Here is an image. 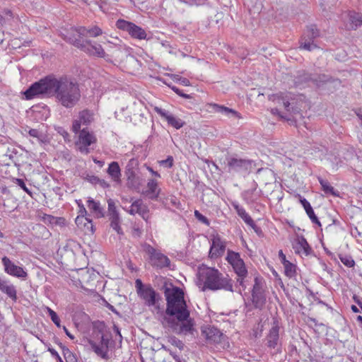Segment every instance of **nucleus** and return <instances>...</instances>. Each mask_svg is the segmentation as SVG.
<instances>
[{"mask_svg":"<svg viewBox=\"0 0 362 362\" xmlns=\"http://www.w3.org/2000/svg\"><path fill=\"white\" fill-rule=\"evenodd\" d=\"M23 94L26 100L54 96L56 102L66 109L74 107L81 98L78 83L67 76H47L33 83Z\"/></svg>","mask_w":362,"mask_h":362,"instance_id":"nucleus-1","label":"nucleus"},{"mask_svg":"<svg viewBox=\"0 0 362 362\" xmlns=\"http://www.w3.org/2000/svg\"><path fill=\"white\" fill-rule=\"evenodd\" d=\"M164 294L166 298L165 313L170 317H164L168 327L177 335L194 338L197 331L194 319L190 317V312L187 309L182 290L176 286L172 288H165Z\"/></svg>","mask_w":362,"mask_h":362,"instance_id":"nucleus-2","label":"nucleus"},{"mask_svg":"<svg viewBox=\"0 0 362 362\" xmlns=\"http://www.w3.org/2000/svg\"><path fill=\"white\" fill-rule=\"evenodd\" d=\"M197 284L202 291L206 290L234 291L233 281L228 274H223L217 269L205 265L199 267Z\"/></svg>","mask_w":362,"mask_h":362,"instance_id":"nucleus-3","label":"nucleus"},{"mask_svg":"<svg viewBox=\"0 0 362 362\" xmlns=\"http://www.w3.org/2000/svg\"><path fill=\"white\" fill-rule=\"evenodd\" d=\"M68 42L89 56L99 58H105L107 56L102 45L95 41L88 39H76L75 35H71L69 37Z\"/></svg>","mask_w":362,"mask_h":362,"instance_id":"nucleus-4","label":"nucleus"},{"mask_svg":"<svg viewBox=\"0 0 362 362\" xmlns=\"http://www.w3.org/2000/svg\"><path fill=\"white\" fill-rule=\"evenodd\" d=\"M141 247L142 250L149 255V259L153 267L158 269L170 267V260L166 255L159 251H157L153 247L148 243L142 244Z\"/></svg>","mask_w":362,"mask_h":362,"instance_id":"nucleus-5","label":"nucleus"},{"mask_svg":"<svg viewBox=\"0 0 362 362\" xmlns=\"http://www.w3.org/2000/svg\"><path fill=\"white\" fill-rule=\"evenodd\" d=\"M116 27L119 30L127 32L134 39L139 40L147 39L146 30L132 22L119 19L116 22Z\"/></svg>","mask_w":362,"mask_h":362,"instance_id":"nucleus-6","label":"nucleus"},{"mask_svg":"<svg viewBox=\"0 0 362 362\" xmlns=\"http://www.w3.org/2000/svg\"><path fill=\"white\" fill-rule=\"evenodd\" d=\"M320 36V30L314 24L308 25L300 40V48L308 51H312L317 48L314 40Z\"/></svg>","mask_w":362,"mask_h":362,"instance_id":"nucleus-7","label":"nucleus"},{"mask_svg":"<svg viewBox=\"0 0 362 362\" xmlns=\"http://www.w3.org/2000/svg\"><path fill=\"white\" fill-rule=\"evenodd\" d=\"M252 303L255 308L262 310L266 303V295L258 277L255 278L252 290Z\"/></svg>","mask_w":362,"mask_h":362,"instance_id":"nucleus-8","label":"nucleus"},{"mask_svg":"<svg viewBox=\"0 0 362 362\" xmlns=\"http://www.w3.org/2000/svg\"><path fill=\"white\" fill-rule=\"evenodd\" d=\"M252 161L247 159L230 158L228 160L229 172L247 173L252 168Z\"/></svg>","mask_w":362,"mask_h":362,"instance_id":"nucleus-9","label":"nucleus"},{"mask_svg":"<svg viewBox=\"0 0 362 362\" xmlns=\"http://www.w3.org/2000/svg\"><path fill=\"white\" fill-rule=\"evenodd\" d=\"M95 142L96 139L95 136L83 129L79 133L78 141L76 143V145L81 153L88 154L90 153L88 146Z\"/></svg>","mask_w":362,"mask_h":362,"instance_id":"nucleus-10","label":"nucleus"},{"mask_svg":"<svg viewBox=\"0 0 362 362\" xmlns=\"http://www.w3.org/2000/svg\"><path fill=\"white\" fill-rule=\"evenodd\" d=\"M1 262L4 267L6 273L11 276H13L18 278H25L27 276V272L19 266L16 265L11 259L7 257H4L1 259Z\"/></svg>","mask_w":362,"mask_h":362,"instance_id":"nucleus-11","label":"nucleus"},{"mask_svg":"<svg viewBox=\"0 0 362 362\" xmlns=\"http://www.w3.org/2000/svg\"><path fill=\"white\" fill-rule=\"evenodd\" d=\"M77 33L78 37L76 39L85 40V37H97L103 34V30L97 25L89 27L78 26L72 28Z\"/></svg>","mask_w":362,"mask_h":362,"instance_id":"nucleus-12","label":"nucleus"},{"mask_svg":"<svg viewBox=\"0 0 362 362\" xmlns=\"http://www.w3.org/2000/svg\"><path fill=\"white\" fill-rule=\"evenodd\" d=\"M226 247V241L218 234L211 235V245L210 253L212 257H221L223 255Z\"/></svg>","mask_w":362,"mask_h":362,"instance_id":"nucleus-13","label":"nucleus"},{"mask_svg":"<svg viewBox=\"0 0 362 362\" xmlns=\"http://www.w3.org/2000/svg\"><path fill=\"white\" fill-rule=\"evenodd\" d=\"M155 112L158 114L162 118L165 119L168 124L173 127L175 128L176 129H179L182 128L185 122L180 118L174 116L171 113H170L168 111L159 107H154Z\"/></svg>","mask_w":362,"mask_h":362,"instance_id":"nucleus-14","label":"nucleus"},{"mask_svg":"<svg viewBox=\"0 0 362 362\" xmlns=\"http://www.w3.org/2000/svg\"><path fill=\"white\" fill-rule=\"evenodd\" d=\"M202 335L208 344H218L223 338V333L214 327H206L202 329Z\"/></svg>","mask_w":362,"mask_h":362,"instance_id":"nucleus-15","label":"nucleus"},{"mask_svg":"<svg viewBox=\"0 0 362 362\" xmlns=\"http://www.w3.org/2000/svg\"><path fill=\"white\" fill-rule=\"evenodd\" d=\"M292 246L295 253L301 257L309 256L313 252L312 248L303 236H298L294 240Z\"/></svg>","mask_w":362,"mask_h":362,"instance_id":"nucleus-16","label":"nucleus"},{"mask_svg":"<svg viewBox=\"0 0 362 362\" xmlns=\"http://www.w3.org/2000/svg\"><path fill=\"white\" fill-rule=\"evenodd\" d=\"M139 296L144 300L145 304L149 307L156 306L160 299V295L149 285L143 289L139 293Z\"/></svg>","mask_w":362,"mask_h":362,"instance_id":"nucleus-17","label":"nucleus"},{"mask_svg":"<svg viewBox=\"0 0 362 362\" xmlns=\"http://www.w3.org/2000/svg\"><path fill=\"white\" fill-rule=\"evenodd\" d=\"M93 120V113L90 110H83L79 112L78 119L73 122L72 130L75 133L80 131L81 125H88Z\"/></svg>","mask_w":362,"mask_h":362,"instance_id":"nucleus-18","label":"nucleus"},{"mask_svg":"<svg viewBox=\"0 0 362 362\" xmlns=\"http://www.w3.org/2000/svg\"><path fill=\"white\" fill-rule=\"evenodd\" d=\"M257 183L253 180L251 187L242 192V197L247 204H253L259 199L262 195V190L257 189Z\"/></svg>","mask_w":362,"mask_h":362,"instance_id":"nucleus-19","label":"nucleus"},{"mask_svg":"<svg viewBox=\"0 0 362 362\" xmlns=\"http://www.w3.org/2000/svg\"><path fill=\"white\" fill-rule=\"evenodd\" d=\"M0 291L6 294L13 301L17 300V290L16 286L7 279L0 276Z\"/></svg>","mask_w":362,"mask_h":362,"instance_id":"nucleus-20","label":"nucleus"},{"mask_svg":"<svg viewBox=\"0 0 362 362\" xmlns=\"http://www.w3.org/2000/svg\"><path fill=\"white\" fill-rule=\"evenodd\" d=\"M293 96V94L291 93H279L272 95L270 97V100L277 105H282L285 110L289 112L290 105L292 103L291 101L294 99Z\"/></svg>","mask_w":362,"mask_h":362,"instance_id":"nucleus-21","label":"nucleus"},{"mask_svg":"<svg viewBox=\"0 0 362 362\" xmlns=\"http://www.w3.org/2000/svg\"><path fill=\"white\" fill-rule=\"evenodd\" d=\"M266 340L267 345L269 348L275 349L277 347L279 341V327L277 322H274L266 337Z\"/></svg>","mask_w":362,"mask_h":362,"instance_id":"nucleus-22","label":"nucleus"},{"mask_svg":"<svg viewBox=\"0 0 362 362\" xmlns=\"http://www.w3.org/2000/svg\"><path fill=\"white\" fill-rule=\"evenodd\" d=\"M148 206L143 202L141 199H137L134 201L130 206V209L128 212L131 215H135L138 214L144 219H146L148 217Z\"/></svg>","mask_w":362,"mask_h":362,"instance_id":"nucleus-23","label":"nucleus"},{"mask_svg":"<svg viewBox=\"0 0 362 362\" xmlns=\"http://www.w3.org/2000/svg\"><path fill=\"white\" fill-rule=\"evenodd\" d=\"M77 226L83 230L86 234H93L95 228L92 220L85 216H78L75 219Z\"/></svg>","mask_w":362,"mask_h":362,"instance_id":"nucleus-24","label":"nucleus"},{"mask_svg":"<svg viewBox=\"0 0 362 362\" xmlns=\"http://www.w3.org/2000/svg\"><path fill=\"white\" fill-rule=\"evenodd\" d=\"M160 190L158 182L153 179H150L147 182V189L144 192V194L151 200H156L159 196Z\"/></svg>","mask_w":362,"mask_h":362,"instance_id":"nucleus-25","label":"nucleus"},{"mask_svg":"<svg viewBox=\"0 0 362 362\" xmlns=\"http://www.w3.org/2000/svg\"><path fill=\"white\" fill-rule=\"evenodd\" d=\"M300 202L302 204V206H303L307 215L308 216V217L310 218L311 221L313 223H316L319 226H321V223H320V221L318 220L317 217L316 216V215L315 214V212H314L310 202L306 199H305L304 197H300Z\"/></svg>","mask_w":362,"mask_h":362,"instance_id":"nucleus-26","label":"nucleus"},{"mask_svg":"<svg viewBox=\"0 0 362 362\" xmlns=\"http://www.w3.org/2000/svg\"><path fill=\"white\" fill-rule=\"evenodd\" d=\"M25 132H28L30 136L37 139L40 144H46L48 141L47 134L42 131L37 129H25Z\"/></svg>","mask_w":362,"mask_h":362,"instance_id":"nucleus-27","label":"nucleus"},{"mask_svg":"<svg viewBox=\"0 0 362 362\" xmlns=\"http://www.w3.org/2000/svg\"><path fill=\"white\" fill-rule=\"evenodd\" d=\"M211 108V111L214 112L220 113L223 115L230 116L231 115L233 117L238 116V112L229 107H225L223 105H220L216 103H211L209 105Z\"/></svg>","mask_w":362,"mask_h":362,"instance_id":"nucleus-28","label":"nucleus"},{"mask_svg":"<svg viewBox=\"0 0 362 362\" xmlns=\"http://www.w3.org/2000/svg\"><path fill=\"white\" fill-rule=\"evenodd\" d=\"M88 207L95 214L98 218L104 217V209L101 207L98 202H95L93 199L89 198L88 200Z\"/></svg>","mask_w":362,"mask_h":362,"instance_id":"nucleus-29","label":"nucleus"},{"mask_svg":"<svg viewBox=\"0 0 362 362\" xmlns=\"http://www.w3.org/2000/svg\"><path fill=\"white\" fill-rule=\"evenodd\" d=\"M107 173L114 181L118 182L120 180L121 170L117 162L113 161L110 163L107 168Z\"/></svg>","mask_w":362,"mask_h":362,"instance_id":"nucleus-30","label":"nucleus"},{"mask_svg":"<svg viewBox=\"0 0 362 362\" xmlns=\"http://www.w3.org/2000/svg\"><path fill=\"white\" fill-rule=\"evenodd\" d=\"M138 165V160L134 158H132L129 160L126 165L125 174L127 177V180L129 182L132 178H134L136 173L135 169Z\"/></svg>","mask_w":362,"mask_h":362,"instance_id":"nucleus-31","label":"nucleus"},{"mask_svg":"<svg viewBox=\"0 0 362 362\" xmlns=\"http://www.w3.org/2000/svg\"><path fill=\"white\" fill-rule=\"evenodd\" d=\"M318 181L325 194H332L334 197H339V191L336 190L332 186H331L327 180L318 177Z\"/></svg>","mask_w":362,"mask_h":362,"instance_id":"nucleus-32","label":"nucleus"},{"mask_svg":"<svg viewBox=\"0 0 362 362\" xmlns=\"http://www.w3.org/2000/svg\"><path fill=\"white\" fill-rule=\"evenodd\" d=\"M110 221V227L115 230L118 234H123L122 228L120 227V217L119 214H114L108 215Z\"/></svg>","mask_w":362,"mask_h":362,"instance_id":"nucleus-33","label":"nucleus"},{"mask_svg":"<svg viewBox=\"0 0 362 362\" xmlns=\"http://www.w3.org/2000/svg\"><path fill=\"white\" fill-rule=\"evenodd\" d=\"M350 28L356 30L362 24V15L359 13L351 11L349 13Z\"/></svg>","mask_w":362,"mask_h":362,"instance_id":"nucleus-34","label":"nucleus"},{"mask_svg":"<svg viewBox=\"0 0 362 362\" xmlns=\"http://www.w3.org/2000/svg\"><path fill=\"white\" fill-rule=\"evenodd\" d=\"M93 349L94 352L103 359L107 361L110 358L108 354L109 349L107 346H100L99 344H93Z\"/></svg>","mask_w":362,"mask_h":362,"instance_id":"nucleus-35","label":"nucleus"},{"mask_svg":"<svg viewBox=\"0 0 362 362\" xmlns=\"http://www.w3.org/2000/svg\"><path fill=\"white\" fill-rule=\"evenodd\" d=\"M235 209L238 215L245 221L247 225L254 224V221L251 216L246 212L245 209L238 205H235Z\"/></svg>","mask_w":362,"mask_h":362,"instance_id":"nucleus-36","label":"nucleus"},{"mask_svg":"<svg viewBox=\"0 0 362 362\" xmlns=\"http://www.w3.org/2000/svg\"><path fill=\"white\" fill-rule=\"evenodd\" d=\"M233 268L238 276H247V270L245 267V262L243 259L235 265H233Z\"/></svg>","mask_w":362,"mask_h":362,"instance_id":"nucleus-37","label":"nucleus"},{"mask_svg":"<svg viewBox=\"0 0 362 362\" xmlns=\"http://www.w3.org/2000/svg\"><path fill=\"white\" fill-rule=\"evenodd\" d=\"M240 255L238 252L232 250H228L226 260L233 267L241 260Z\"/></svg>","mask_w":362,"mask_h":362,"instance_id":"nucleus-38","label":"nucleus"},{"mask_svg":"<svg viewBox=\"0 0 362 362\" xmlns=\"http://www.w3.org/2000/svg\"><path fill=\"white\" fill-rule=\"evenodd\" d=\"M284 265V272L286 276L289 278L295 277L296 275V266L293 263L288 262Z\"/></svg>","mask_w":362,"mask_h":362,"instance_id":"nucleus-39","label":"nucleus"},{"mask_svg":"<svg viewBox=\"0 0 362 362\" xmlns=\"http://www.w3.org/2000/svg\"><path fill=\"white\" fill-rule=\"evenodd\" d=\"M331 80V77L325 74H313V82L317 86L329 82Z\"/></svg>","mask_w":362,"mask_h":362,"instance_id":"nucleus-40","label":"nucleus"},{"mask_svg":"<svg viewBox=\"0 0 362 362\" xmlns=\"http://www.w3.org/2000/svg\"><path fill=\"white\" fill-rule=\"evenodd\" d=\"M62 349L66 362H78L76 356L67 347L62 346Z\"/></svg>","mask_w":362,"mask_h":362,"instance_id":"nucleus-41","label":"nucleus"},{"mask_svg":"<svg viewBox=\"0 0 362 362\" xmlns=\"http://www.w3.org/2000/svg\"><path fill=\"white\" fill-rule=\"evenodd\" d=\"M313 74L301 71L298 72V81L296 83L313 81Z\"/></svg>","mask_w":362,"mask_h":362,"instance_id":"nucleus-42","label":"nucleus"},{"mask_svg":"<svg viewBox=\"0 0 362 362\" xmlns=\"http://www.w3.org/2000/svg\"><path fill=\"white\" fill-rule=\"evenodd\" d=\"M45 309L47 310V313L49 315L52 321L54 323V325L57 327H61V324H60L61 321H60V319L58 317L57 314L56 313V312H54L53 310H52L49 307H46Z\"/></svg>","mask_w":362,"mask_h":362,"instance_id":"nucleus-43","label":"nucleus"},{"mask_svg":"<svg viewBox=\"0 0 362 362\" xmlns=\"http://www.w3.org/2000/svg\"><path fill=\"white\" fill-rule=\"evenodd\" d=\"M341 262L347 267H353L355 262L351 256L339 255Z\"/></svg>","mask_w":362,"mask_h":362,"instance_id":"nucleus-44","label":"nucleus"},{"mask_svg":"<svg viewBox=\"0 0 362 362\" xmlns=\"http://www.w3.org/2000/svg\"><path fill=\"white\" fill-rule=\"evenodd\" d=\"M168 342L173 346L177 347L180 350L184 349L183 342L175 336H170L168 337Z\"/></svg>","mask_w":362,"mask_h":362,"instance_id":"nucleus-45","label":"nucleus"},{"mask_svg":"<svg viewBox=\"0 0 362 362\" xmlns=\"http://www.w3.org/2000/svg\"><path fill=\"white\" fill-rule=\"evenodd\" d=\"M181 3H183L189 6H200L206 4L207 0H179Z\"/></svg>","mask_w":362,"mask_h":362,"instance_id":"nucleus-46","label":"nucleus"},{"mask_svg":"<svg viewBox=\"0 0 362 362\" xmlns=\"http://www.w3.org/2000/svg\"><path fill=\"white\" fill-rule=\"evenodd\" d=\"M107 204H108V214L107 215L119 213L117 210V208L115 206V202L113 199H109L107 200Z\"/></svg>","mask_w":362,"mask_h":362,"instance_id":"nucleus-47","label":"nucleus"},{"mask_svg":"<svg viewBox=\"0 0 362 362\" xmlns=\"http://www.w3.org/2000/svg\"><path fill=\"white\" fill-rule=\"evenodd\" d=\"M194 216L196 217V218L197 220H199L202 223H204L206 226H209L210 222H209V219L206 216L202 215L199 211L195 210Z\"/></svg>","mask_w":362,"mask_h":362,"instance_id":"nucleus-48","label":"nucleus"},{"mask_svg":"<svg viewBox=\"0 0 362 362\" xmlns=\"http://www.w3.org/2000/svg\"><path fill=\"white\" fill-rule=\"evenodd\" d=\"M159 164L165 168H170L173 165V158L171 156H168L165 160H162L159 161Z\"/></svg>","mask_w":362,"mask_h":362,"instance_id":"nucleus-49","label":"nucleus"},{"mask_svg":"<svg viewBox=\"0 0 362 362\" xmlns=\"http://www.w3.org/2000/svg\"><path fill=\"white\" fill-rule=\"evenodd\" d=\"M42 221L45 223H57V218L53 216H51V215H48V214H44L43 216H42Z\"/></svg>","mask_w":362,"mask_h":362,"instance_id":"nucleus-50","label":"nucleus"},{"mask_svg":"<svg viewBox=\"0 0 362 362\" xmlns=\"http://www.w3.org/2000/svg\"><path fill=\"white\" fill-rule=\"evenodd\" d=\"M16 183L26 193L28 194H31V192L28 189V188L26 187L23 180L22 179H16Z\"/></svg>","mask_w":362,"mask_h":362,"instance_id":"nucleus-51","label":"nucleus"},{"mask_svg":"<svg viewBox=\"0 0 362 362\" xmlns=\"http://www.w3.org/2000/svg\"><path fill=\"white\" fill-rule=\"evenodd\" d=\"M48 351L51 354L52 356L55 358L58 362H64L58 352L53 348H48Z\"/></svg>","mask_w":362,"mask_h":362,"instance_id":"nucleus-52","label":"nucleus"},{"mask_svg":"<svg viewBox=\"0 0 362 362\" xmlns=\"http://www.w3.org/2000/svg\"><path fill=\"white\" fill-rule=\"evenodd\" d=\"M135 284H136V291H137L138 294L139 293H141V291L143 289L146 288V286H148V285H144L142 284V281L140 279H136Z\"/></svg>","mask_w":362,"mask_h":362,"instance_id":"nucleus-53","label":"nucleus"},{"mask_svg":"<svg viewBox=\"0 0 362 362\" xmlns=\"http://www.w3.org/2000/svg\"><path fill=\"white\" fill-rule=\"evenodd\" d=\"M76 202H77L78 207H79V211H78L79 215L78 216H86L87 211H86V209L84 207L83 204L81 203V201L79 200V201H76Z\"/></svg>","mask_w":362,"mask_h":362,"instance_id":"nucleus-54","label":"nucleus"},{"mask_svg":"<svg viewBox=\"0 0 362 362\" xmlns=\"http://www.w3.org/2000/svg\"><path fill=\"white\" fill-rule=\"evenodd\" d=\"M163 348L169 351L170 354L172 356V357L175 359L176 362H182L180 358L173 351H170L169 349H168L166 346H163Z\"/></svg>","mask_w":362,"mask_h":362,"instance_id":"nucleus-55","label":"nucleus"},{"mask_svg":"<svg viewBox=\"0 0 362 362\" xmlns=\"http://www.w3.org/2000/svg\"><path fill=\"white\" fill-rule=\"evenodd\" d=\"M271 113H272V115H277V116H279V117H281V118H282V119H286V117H285L284 115H282V114L279 112V109H278V108H276V107L272 108V109H271Z\"/></svg>","mask_w":362,"mask_h":362,"instance_id":"nucleus-56","label":"nucleus"},{"mask_svg":"<svg viewBox=\"0 0 362 362\" xmlns=\"http://www.w3.org/2000/svg\"><path fill=\"white\" fill-rule=\"evenodd\" d=\"M279 257L282 264H284L286 262H289L288 260L286 259V255L284 254L281 250L279 251Z\"/></svg>","mask_w":362,"mask_h":362,"instance_id":"nucleus-57","label":"nucleus"},{"mask_svg":"<svg viewBox=\"0 0 362 362\" xmlns=\"http://www.w3.org/2000/svg\"><path fill=\"white\" fill-rule=\"evenodd\" d=\"M88 180L90 182L95 185L98 184L100 182V178L95 175L89 176Z\"/></svg>","mask_w":362,"mask_h":362,"instance_id":"nucleus-58","label":"nucleus"},{"mask_svg":"<svg viewBox=\"0 0 362 362\" xmlns=\"http://www.w3.org/2000/svg\"><path fill=\"white\" fill-rule=\"evenodd\" d=\"M246 276H238V279H237V282L239 284V285L245 290L246 288V286L245 285V283H244V279L245 278Z\"/></svg>","mask_w":362,"mask_h":362,"instance_id":"nucleus-59","label":"nucleus"},{"mask_svg":"<svg viewBox=\"0 0 362 362\" xmlns=\"http://www.w3.org/2000/svg\"><path fill=\"white\" fill-rule=\"evenodd\" d=\"M98 344L100 346H107L108 347L109 339L105 338V337L103 335L101 337V341H100V344Z\"/></svg>","mask_w":362,"mask_h":362,"instance_id":"nucleus-60","label":"nucleus"},{"mask_svg":"<svg viewBox=\"0 0 362 362\" xmlns=\"http://www.w3.org/2000/svg\"><path fill=\"white\" fill-rule=\"evenodd\" d=\"M250 226H251L253 230H255V232L258 234L259 235L262 233V230L259 227H258L255 223L254 224H251V225H249Z\"/></svg>","mask_w":362,"mask_h":362,"instance_id":"nucleus-61","label":"nucleus"},{"mask_svg":"<svg viewBox=\"0 0 362 362\" xmlns=\"http://www.w3.org/2000/svg\"><path fill=\"white\" fill-rule=\"evenodd\" d=\"M128 184L129 185H131L132 187H135L136 186H137L139 185V182H137V180H136V177H135L134 178H132V180L129 182L128 181Z\"/></svg>","mask_w":362,"mask_h":362,"instance_id":"nucleus-62","label":"nucleus"},{"mask_svg":"<svg viewBox=\"0 0 362 362\" xmlns=\"http://www.w3.org/2000/svg\"><path fill=\"white\" fill-rule=\"evenodd\" d=\"M147 169L148 170L149 172L151 173V174L157 177H160V175L157 172V171H155L153 170V169L151 167H148Z\"/></svg>","mask_w":362,"mask_h":362,"instance_id":"nucleus-63","label":"nucleus"},{"mask_svg":"<svg viewBox=\"0 0 362 362\" xmlns=\"http://www.w3.org/2000/svg\"><path fill=\"white\" fill-rule=\"evenodd\" d=\"M98 184L104 188L108 187L110 186V185L106 181L100 179Z\"/></svg>","mask_w":362,"mask_h":362,"instance_id":"nucleus-64","label":"nucleus"}]
</instances>
